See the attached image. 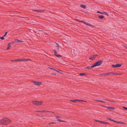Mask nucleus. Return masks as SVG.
I'll list each match as a JSON object with an SVG mask.
<instances>
[{
  "label": "nucleus",
  "instance_id": "obj_14",
  "mask_svg": "<svg viewBox=\"0 0 127 127\" xmlns=\"http://www.w3.org/2000/svg\"><path fill=\"white\" fill-rule=\"evenodd\" d=\"M107 108L110 111L113 110H114V108L113 107H108Z\"/></svg>",
  "mask_w": 127,
  "mask_h": 127
},
{
  "label": "nucleus",
  "instance_id": "obj_30",
  "mask_svg": "<svg viewBox=\"0 0 127 127\" xmlns=\"http://www.w3.org/2000/svg\"><path fill=\"white\" fill-rule=\"evenodd\" d=\"M4 36H2V37H0V38L2 40H3L4 39Z\"/></svg>",
  "mask_w": 127,
  "mask_h": 127
},
{
  "label": "nucleus",
  "instance_id": "obj_33",
  "mask_svg": "<svg viewBox=\"0 0 127 127\" xmlns=\"http://www.w3.org/2000/svg\"><path fill=\"white\" fill-rule=\"evenodd\" d=\"M35 11L37 12H40V11L39 10H35Z\"/></svg>",
  "mask_w": 127,
  "mask_h": 127
},
{
  "label": "nucleus",
  "instance_id": "obj_3",
  "mask_svg": "<svg viewBox=\"0 0 127 127\" xmlns=\"http://www.w3.org/2000/svg\"><path fill=\"white\" fill-rule=\"evenodd\" d=\"M33 104L35 105H40L42 104L43 103L42 101H33L32 102Z\"/></svg>",
  "mask_w": 127,
  "mask_h": 127
},
{
  "label": "nucleus",
  "instance_id": "obj_19",
  "mask_svg": "<svg viewBox=\"0 0 127 127\" xmlns=\"http://www.w3.org/2000/svg\"><path fill=\"white\" fill-rule=\"evenodd\" d=\"M80 22H83L84 23H85V24L87 25H88L90 26H92V25H91V24H87L86 23H85V22H83L82 21H79Z\"/></svg>",
  "mask_w": 127,
  "mask_h": 127
},
{
  "label": "nucleus",
  "instance_id": "obj_32",
  "mask_svg": "<svg viewBox=\"0 0 127 127\" xmlns=\"http://www.w3.org/2000/svg\"><path fill=\"white\" fill-rule=\"evenodd\" d=\"M25 60V61H28L29 60H31L30 59H24Z\"/></svg>",
  "mask_w": 127,
  "mask_h": 127
},
{
  "label": "nucleus",
  "instance_id": "obj_29",
  "mask_svg": "<svg viewBox=\"0 0 127 127\" xmlns=\"http://www.w3.org/2000/svg\"><path fill=\"white\" fill-rule=\"evenodd\" d=\"M120 124H126L124 122H120Z\"/></svg>",
  "mask_w": 127,
  "mask_h": 127
},
{
  "label": "nucleus",
  "instance_id": "obj_35",
  "mask_svg": "<svg viewBox=\"0 0 127 127\" xmlns=\"http://www.w3.org/2000/svg\"><path fill=\"white\" fill-rule=\"evenodd\" d=\"M7 32H5V34L3 35V36H5L7 34Z\"/></svg>",
  "mask_w": 127,
  "mask_h": 127
},
{
  "label": "nucleus",
  "instance_id": "obj_27",
  "mask_svg": "<svg viewBox=\"0 0 127 127\" xmlns=\"http://www.w3.org/2000/svg\"><path fill=\"white\" fill-rule=\"evenodd\" d=\"M55 47L57 49H59V45H57V46H56Z\"/></svg>",
  "mask_w": 127,
  "mask_h": 127
},
{
  "label": "nucleus",
  "instance_id": "obj_11",
  "mask_svg": "<svg viewBox=\"0 0 127 127\" xmlns=\"http://www.w3.org/2000/svg\"><path fill=\"white\" fill-rule=\"evenodd\" d=\"M38 112H51V111H48L42 110V111H35Z\"/></svg>",
  "mask_w": 127,
  "mask_h": 127
},
{
  "label": "nucleus",
  "instance_id": "obj_38",
  "mask_svg": "<svg viewBox=\"0 0 127 127\" xmlns=\"http://www.w3.org/2000/svg\"><path fill=\"white\" fill-rule=\"evenodd\" d=\"M49 68L50 69H53V68H51V67H49Z\"/></svg>",
  "mask_w": 127,
  "mask_h": 127
},
{
  "label": "nucleus",
  "instance_id": "obj_10",
  "mask_svg": "<svg viewBox=\"0 0 127 127\" xmlns=\"http://www.w3.org/2000/svg\"><path fill=\"white\" fill-rule=\"evenodd\" d=\"M112 66L114 68L119 67V64H117L116 65H112Z\"/></svg>",
  "mask_w": 127,
  "mask_h": 127
},
{
  "label": "nucleus",
  "instance_id": "obj_34",
  "mask_svg": "<svg viewBox=\"0 0 127 127\" xmlns=\"http://www.w3.org/2000/svg\"><path fill=\"white\" fill-rule=\"evenodd\" d=\"M54 124V123L53 122H51V123H49V125H50L51 124Z\"/></svg>",
  "mask_w": 127,
  "mask_h": 127
},
{
  "label": "nucleus",
  "instance_id": "obj_42",
  "mask_svg": "<svg viewBox=\"0 0 127 127\" xmlns=\"http://www.w3.org/2000/svg\"><path fill=\"white\" fill-rule=\"evenodd\" d=\"M54 74V75H56V74Z\"/></svg>",
  "mask_w": 127,
  "mask_h": 127
},
{
  "label": "nucleus",
  "instance_id": "obj_37",
  "mask_svg": "<svg viewBox=\"0 0 127 127\" xmlns=\"http://www.w3.org/2000/svg\"><path fill=\"white\" fill-rule=\"evenodd\" d=\"M53 70H55V71H56V70L54 69V68H53Z\"/></svg>",
  "mask_w": 127,
  "mask_h": 127
},
{
  "label": "nucleus",
  "instance_id": "obj_26",
  "mask_svg": "<svg viewBox=\"0 0 127 127\" xmlns=\"http://www.w3.org/2000/svg\"><path fill=\"white\" fill-rule=\"evenodd\" d=\"M79 75L80 76H83L84 75H85L86 74L84 73H80Z\"/></svg>",
  "mask_w": 127,
  "mask_h": 127
},
{
  "label": "nucleus",
  "instance_id": "obj_15",
  "mask_svg": "<svg viewBox=\"0 0 127 127\" xmlns=\"http://www.w3.org/2000/svg\"><path fill=\"white\" fill-rule=\"evenodd\" d=\"M108 75H113L116 74H116L115 73H113V72H111L109 73H108Z\"/></svg>",
  "mask_w": 127,
  "mask_h": 127
},
{
  "label": "nucleus",
  "instance_id": "obj_16",
  "mask_svg": "<svg viewBox=\"0 0 127 127\" xmlns=\"http://www.w3.org/2000/svg\"><path fill=\"white\" fill-rule=\"evenodd\" d=\"M107 119L111 121H113V122H116V123H119V122H117V121H114L112 119H111L110 118H107Z\"/></svg>",
  "mask_w": 127,
  "mask_h": 127
},
{
  "label": "nucleus",
  "instance_id": "obj_24",
  "mask_svg": "<svg viewBox=\"0 0 127 127\" xmlns=\"http://www.w3.org/2000/svg\"><path fill=\"white\" fill-rule=\"evenodd\" d=\"M16 40H17L16 42L17 43L19 42H23V41H20V40H18V39H17Z\"/></svg>",
  "mask_w": 127,
  "mask_h": 127
},
{
  "label": "nucleus",
  "instance_id": "obj_2",
  "mask_svg": "<svg viewBox=\"0 0 127 127\" xmlns=\"http://www.w3.org/2000/svg\"><path fill=\"white\" fill-rule=\"evenodd\" d=\"M102 61H98L92 65V67H94L97 66H99L102 64Z\"/></svg>",
  "mask_w": 127,
  "mask_h": 127
},
{
  "label": "nucleus",
  "instance_id": "obj_21",
  "mask_svg": "<svg viewBox=\"0 0 127 127\" xmlns=\"http://www.w3.org/2000/svg\"><path fill=\"white\" fill-rule=\"evenodd\" d=\"M25 60L24 59H22L18 60V61H25Z\"/></svg>",
  "mask_w": 127,
  "mask_h": 127
},
{
  "label": "nucleus",
  "instance_id": "obj_28",
  "mask_svg": "<svg viewBox=\"0 0 127 127\" xmlns=\"http://www.w3.org/2000/svg\"><path fill=\"white\" fill-rule=\"evenodd\" d=\"M58 70H56V71H57V72H59V73H61V74H62V73H61V72H60V71H61L60 70H59V69H58Z\"/></svg>",
  "mask_w": 127,
  "mask_h": 127
},
{
  "label": "nucleus",
  "instance_id": "obj_1",
  "mask_svg": "<svg viewBox=\"0 0 127 127\" xmlns=\"http://www.w3.org/2000/svg\"><path fill=\"white\" fill-rule=\"evenodd\" d=\"M10 121L8 118H4L0 120V124L3 125H6L8 124Z\"/></svg>",
  "mask_w": 127,
  "mask_h": 127
},
{
  "label": "nucleus",
  "instance_id": "obj_9",
  "mask_svg": "<svg viewBox=\"0 0 127 127\" xmlns=\"http://www.w3.org/2000/svg\"><path fill=\"white\" fill-rule=\"evenodd\" d=\"M97 55H94L91 57H90L89 58V59L91 60H93L96 57Z\"/></svg>",
  "mask_w": 127,
  "mask_h": 127
},
{
  "label": "nucleus",
  "instance_id": "obj_6",
  "mask_svg": "<svg viewBox=\"0 0 127 127\" xmlns=\"http://www.w3.org/2000/svg\"><path fill=\"white\" fill-rule=\"evenodd\" d=\"M97 13H99L100 14H102L105 15L107 16H109L107 12H99V11H97Z\"/></svg>",
  "mask_w": 127,
  "mask_h": 127
},
{
  "label": "nucleus",
  "instance_id": "obj_4",
  "mask_svg": "<svg viewBox=\"0 0 127 127\" xmlns=\"http://www.w3.org/2000/svg\"><path fill=\"white\" fill-rule=\"evenodd\" d=\"M70 101L71 102H76L77 101H81V102H86L85 101H84L81 100H79L78 99H74V100H70Z\"/></svg>",
  "mask_w": 127,
  "mask_h": 127
},
{
  "label": "nucleus",
  "instance_id": "obj_20",
  "mask_svg": "<svg viewBox=\"0 0 127 127\" xmlns=\"http://www.w3.org/2000/svg\"><path fill=\"white\" fill-rule=\"evenodd\" d=\"M94 67H92V66H88L86 67V69H91V68H93Z\"/></svg>",
  "mask_w": 127,
  "mask_h": 127
},
{
  "label": "nucleus",
  "instance_id": "obj_7",
  "mask_svg": "<svg viewBox=\"0 0 127 127\" xmlns=\"http://www.w3.org/2000/svg\"><path fill=\"white\" fill-rule=\"evenodd\" d=\"M56 119H57V120L59 121V122H65L64 121H62L60 119V117H59L57 116H56Z\"/></svg>",
  "mask_w": 127,
  "mask_h": 127
},
{
  "label": "nucleus",
  "instance_id": "obj_8",
  "mask_svg": "<svg viewBox=\"0 0 127 127\" xmlns=\"http://www.w3.org/2000/svg\"><path fill=\"white\" fill-rule=\"evenodd\" d=\"M54 54H55V55H56L57 56V57H62V56L60 55H57V52L55 50H54Z\"/></svg>",
  "mask_w": 127,
  "mask_h": 127
},
{
  "label": "nucleus",
  "instance_id": "obj_17",
  "mask_svg": "<svg viewBox=\"0 0 127 127\" xmlns=\"http://www.w3.org/2000/svg\"><path fill=\"white\" fill-rule=\"evenodd\" d=\"M80 6L84 9H86V5H81Z\"/></svg>",
  "mask_w": 127,
  "mask_h": 127
},
{
  "label": "nucleus",
  "instance_id": "obj_22",
  "mask_svg": "<svg viewBox=\"0 0 127 127\" xmlns=\"http://www.w3.org/2000/svg\"><path fill=\"white\" fill-rule=\"evenodd\" d=\"M98 17L101 19H103L104 18V16L102 15L99 16Z\"/></svg>",
  "mask_w": 127,
  "mask_h": 127
},
{
  "label": "nucleus",
  "instance_id": "obj_18",
  "mask_svg": "<svg viewBox=\"0 0 127 127\" xmlns=\"http://www.w3.org/2000/svg\"><path fill=\"white\" fill-rule=\"evenodd\" d=\"M100 123H102L104 124H108L109 123H108L104 122H103V121H101V122H100Z\"/></svg>",
  "mask_w": 127,
  "mask_h": 127
},
{
  "label": "nucleus",
  "instance_id": "obj_39",
  "mask_svg": "<svg viewBox=\"0 0 127 127\" xmlns=\"http://www.w3.org/2000/svg\"><path fill=\"white\" fill-rule=\"evenodd\" d=\"M122 65V64H120V66H121Z\"/></svg>",
  "mask_w": 127,
  "mask_h": 127
},
{
  "label": "nucleus",
  "instance_id": "obj_13",
  "mask_svg": "<svg viewBox=\"0 0 127 127\" xmlns=\"http://www.w3.org/2000/svg\"><path fill=\"white\" fill-rule=\"evenodd\" d=\"M108 73H102L101 74H99V75L101 76H106L108 75Z\"/></svg>",
  "mask_w": 127,
  "mask_h": 127
},
{
  "label": "nucleus",
  "instance_id": "obj_5",
  "mask_svg": "<svg viewBox=\"0 0 127 127\" xmlns=\"http://www.w3.org/2000/svg\"><path fill=\"white\" fill-rule=\"evenodd\" d=\"M33 82L35 85L38 86L42 84V83L40 82L33 81Z\"/></svg>",
  "mask_w": 127,
  "mask_h": 127
},
{
  "label": "nucleus",
  "instance_id": "obj_31",
  "mask_svg": "<svg viewBox=\"0 0 127 127\" xmlns=\"http://www.w3.org/2000/svg\"><path fill=\"white\" fill-rule=\"evenodd\" d=\"M94 121L95 122H99L100 123V122H101V121H98L96 120H95Z\"/></svg>",
  "mask_w": 127,
  "mask_h": 127
},
{
  "label": "nucleus",
  "instance_id": "obj_40",
  "mask_svg": "<svg viewBox=\"0 0 127 127\" xmlns=\"http://www.w3.org/2000/svg\"><path fill=\"white\" fill-rule=\"evenodd\" d=\"M56 44L57 45H59L57 43H56Z\"/></svg>",
  "mask_w": 127,
  "mask_h": 127
},
{
  "label": "nucleus",
  "instance_id": "obj_41",
  "mask_svg": "<svg viewBox=\"0 0 127 127\" xmlns=\"http://www.w3.org/2000/svg\"><path fill=\"white\" fill-rule=\"evenodd\" d=\"M125 47L126 48H127V47Z\"/></svg>",
  "mask_w": 127,
  "mask_h": 127
},
{
  "label": "nucleus",
  "instance_id": "obj_25",
  "mask_svg": "<svg viewBox=\"0 0 127 127\" xmlns=\"http://www.w3.org/2000/svg\"><path fill=\"white\" fill-rule=\"evenodd\" d=\"M17 61H18V60H10V61L11 62H14Z\"/></svg>",
  "mask_w": 127,
  "mask_h": 127
},
{
  "label": "nucleus",
  "instance_id": "obj_12",
  "mask_svg": "<svg viewBox=\"0 0 127 127\" xmlns=\"http://www.w3.org/2000/svg\"><path fill=\"white\" fill-rule=\"evenodd\" d=\"M11 43H9L8 44V46L7 48L6 49V50H8L11 47Z\"/></svg>",
  "mask_w": 127,
  "mask_h": 127
},
{
  "label": "nucleus",
  "instance_id": "obj_36",
  "mask_svg": "<svg viewBox=\"0 0 127 127\" xmlns=\"http://www.w3.org/2000/svg\"><path fill=\"white\" fill-rule=\"evenodd\" d=\"M123 107L125 109L127 110V107Z\"/></svg>",
  "mask_w": 127,
  "mask_h": 127
},
{
  "label": "nucleus",
  "instance_id": "obj_23",
  "mask_svg": "<svg viewBox=\"0 0 127 127\" xmlns=\"http://www.w3.org/2000/svg\"><path fill=\"white\" fill-rule=\"evenodd\" d=\"M95 100L96 101H98V102H103V103L105 102H104V101H101V100Z\"/></svg>",
  "mask_w": 127,
  "mask_h": 127
}]
</instances>
